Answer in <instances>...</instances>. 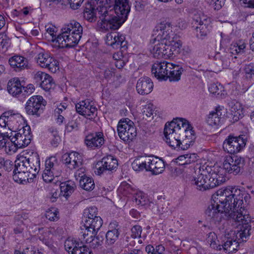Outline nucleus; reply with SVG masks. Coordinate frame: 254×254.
<instances>
[{"mask_svg": "<svg viewBox=\"0 0 254 254\" xmlns=\"http://www.w3.org/2000/svg\"><path fill=\"white\" fill-rule=\"evenodd\" d=\"M54 183L57 186H60L61 193L65 197L69 196L76 188L75 184L71 181L61 183L59 180H56Z\"/></svg>", "mask_w": 254, "mask_h": 254, "instance_id": "30", "label": "nucleus"}, {"mask_svg": "<svg viewBox=\"0 0 254 254\" xmlns=\"http://www.w3.org/2000/svg\"><path fill=\"white\" fill-rule=\"evenodd\" d=\"M80 119L79 117H73V119L66 125V127L68 131H71L72 130H78L80 125Z\"/></svg>", "mask_w": 254, "mask_h": 254, "instance_id": "53", "label": "nucleus"}, {"mask_svg": "<svg viewBox=\"0 0 254 254\" xmlns=\"http://www.w3.org/2000/svg\"><path fill=\"white\" fill-rule=\"evenodd\" d=\"M183 69L178 65L172 64L171 69H169L167 74V79L170 81H178L181 79Z\"/></svg>", "mask_w": 254, "mask_h": 254, "instance_id": "34", "label": "nucleus"}, {"mask_svg": "<svg viewBox=\"0 0 254 254\" xmlns=\"http://www.w3.org/2000/svg\"><path fill=\"white\" fill-rule=\"evenodd\" d=\"M14 220L15 225L17 226L22 225L25 226L29 222L28 214L24 213L16 215Z\"/></svg>", "mask_w": 254, "mask_h": 254, "instance_id": "49", "label": "nucleus"}, {"mask_svg": "<svg viewBox=\"0 0 254 254\" xmlns=\"http://www.w3.org/2000/svg\"><path fill=\"white\" fill-rule=\"evenodd\" d=\"M172 63L166 61L154 63L151 68L152 73L158 79L167 80L169 69H171Z\"/></svg>", "mask_w": 254, "mask_h": 254, "instance_id": "20", "label": "nucleus"}, {"mask_svg": "<svg viewBox=\"0 0 254 254\" xmlns=\"http://www.w3.org/2000/svg\"><path fill=\"white\" fill-rule=\"evenodd\" d=\"M7 112L9 115L7 116V126L13 128H18L22 122V116L19 114H13L9 111Z\"/></svg>", "mask_w": 254, "mask_h": 254, "instance_id": "35", "label": "nucleus"}, {"mask_svg": "<svg viewBox=\"0 0 254 254\" xmlns=\"http://www.w3.org/2000/svg\"><path fill=\"white\" fill-rule=\"evenodd\" d=\"M40 86L45 91H49L55 88V83L52 76L50 75L44 82L41 83Z\"/></svg>", "mask_w": 254, "mask_h": 254, "instance_id": "54", "label": "nucleus"}, {"mask_svg": "<svg viewBox=\"0 0 254 254\" xmlns=\"http://www.w3.org/2000/svg\"><path fill=\"white\" fill-rule=\"evenodd\" d=\"M42 178L44 181L46 183H53L55 184L54 182L57 180H55L57 178L55 177L51 171H50V170L46 167L43 173Z\"/></svg>", "mask_w": 254, "mask_h": 254, "instance_id": "55", "label": "nucleus"}, {"mask_svg": "<svg viewBox=\"0 0 254 254\" xmlns=\"http://www.w3.org/2000/svg\"><path fill=\"white\" fill-rule=\"evenodd\" d=\"M245 44L240 42L231 45L229 51L232 55L242 54L245 52Z\"/></svg>", "mask_w": 254, "mask_h": 254, "instance_id": "45", "label": "nucleus"}, {"mask_svg": "<svg viewBox=\"0 0 254 254\" xmlns=\"http://www.w3.org/2000/svg\"><path fill=\"white\" fill-rule=\"evenodd\" d=\"M97 208L95 206H91L86 208L83 212L84 221L87 219L99 218V216H97Z\"/></svg>", "mask_w": 254, "mask_h": 254, "instance_id": "46", "label": "nucleus"}, {"mask_svg": "<svg viewBox=\"0 0 254 254\" xmlns=\"http://www.w3.org/2000/svg\"><path fill=\"white\" fill-rule=\"evenodd\" d=\"M230 110L231 112L230 114L231 117L230 118H231L234 121H237L242 117V111L238 104L232 105Z\"/></svg>", "mask_w": 254, "mask_h": 254, "instance_id": "47", "label": "nucleus"}, {"mask_svg": "<svg viewBox=\"0 0 254 254\" xmlns=\"http://www.w3.org/2000/svg\"><path fill=\"white\" fill-rule=\"evenodd\" d=\"M153 83L151 79L147 77H140L137 81L136 91L140 95H146L150 93L153 89Z\"/></svg>", "mask_w": 254, "mask_h": 254, "instance_id": "25", "label": "nucleus"}, {"mask_svg": "<svg viewBox=\"0 0 254 254\" xmlns=\"http://www.w3.org/2000/svg\"><path fill=\"white\" fill-rule=\"evenodd\" d=\"M23 84L17 77L10 80L7 84L8 93L14 97H18L22 94Z\"/></svg>", "mask_w": 254, "mask_h": 254, "instance_id": "27", "label": "nucleus"}, {"mask_svg": "<svg viewBox=\"0 0 254 254\" xmlns=\"http://www.w3.org/2000/svg\"><path fill=\"white\" fill-rule=\"evenodd\" d=\"M39 168L40 158L37 152H32L28 157L20 156L15 162L13 179L19 183L31 182L35 178Z\"/></svg>", "mask_w": 254, "mask_h": 254, "instance_id": "4", "label": "nucleus"}, {"mask_svg": "<svg viewBox=\"0 0 254 254\" xmlns=\"http://www.w3.org/2000/svg\"><path fill=\"white\" fill-rule=\"evenodd\" d=\"M80 244L70 254H93L92 251L85 244Z\"/></svg>", "mask_w": 254, "mask_h": 254, "instance_id": "58", "label": "nucleus"}, {"mask_svg": "<svg viewBox=\"0 0 254 254\" xmlns=\"http://www.w3.org/2000/svg\"><path fill=\"white\" fill-rule=\"evenodd\" d=\"M150 43L153 45L151 52L154 57L162 58L165 44H173L177 47H181L182 43L180 37L173 32L170 24L168 22L160 23L153 31Z\"/></svg>", "mask_w": 254, "mask_h": 254, "instance_id": "3", "label": "nucleus"}, {"mask_svg": "<svg viewBox=\"0 0 254 254\" xmlns=\"http://www.w3.org/2000/svg\"><path fill=\"white\" fill-rule=\"evenodd\" d=\"M168 206L169 203L163 199L159 201H156L155 203L152 202L150 203L149 209H151L154 214L163 218L169 214Z\"/></svg>", "mask_w": 254, "mask_h": 254, "instance_id": "24", "label": "nucleus"}, {"mask_svg": "<svg viewBox=\"0 0 254 254\" xmlns=\"http://www.w3.org/2000/svg\"><path fill=\"white\" fill-rule=\"evenodd\" d=\"M27 61L21 56H14L9 59V64L16 71H20L27 66Z\"/></svg>", "mask_w": 254, "mask_h": 254, "instance_id": "29", "label": "nucleus"}, {"mask_svg": "<svg viewBox=\"0 0 254 254\" xmlns=\"http://www.w3.org/2000/svg\"><path fill=\"white\" fill-rule=\"evenodd\" d=\"M106 43L114 49L127 48V42L125 40V36L119 33L112 32L107 34Z\"/></svg>", "mask_w": 254, "mask_h": 254, "instance_id": "19", "label": "nucleus"}, {"mask_svg": "<svg viewBox=\"0 0 254 254\" xmlns=\"http://www.w3.org/2000/svg\"><path fill=\"white\" fill-rule=\"evenodd\" d=\"M103 237L102 236H95L92 238L90 243H88L89 247L92 248H96L102 245L103 241Z\"/></svg>", "mask_w": 254, "mask_h": 254, "instance_id": "59", "label": "nucleus"}, {"mask_svg": "<svg viewBox=\"0 0 254 254\" xmlns=\"http://www.w3.org/2000/svg\"><path fill=\"white\" fill-rule=\"evenodd\" d=\"M134 191L131 186L126 182H122L118 189V193L123 196L132 194Z\"/></svg>", "mask_w": 254, "mask_h": 254, "instance_id": "41", "label": "nucleus"}, {"mask_svg": "<svg viewBox=\"0 0 254 254\" xmlns=\"http://www.w3.org/2000/svg\"><path fill=\"white\" fill-rule=\"evenodd\" d=\"M64 163L70 170H74L80 167L83 164L82 155L76 152L65 153L63 156Z\"/></svg>", "mask_w": 254, "mask_h": 254, "instance_id": "21", "label": "nucleus"}, {"mask_svg": "<svg viewBox=\"0 0 254 254\" xmlns=\"http://www.w3.org/2000/svg\"><path fill=\"white\" fill-rule=\"evenodd\" d=\"M97 232L84 226L80 227V232L79 235V240L81 243L88 244L90 243L92 238L97 234Z\"/></svg>", "mask_w": 254, "mask_h": 254, "instance_id": "31", "label": "nucleus"}, {"mask_svg": "<svg viewBox=\"0 0 254 254\" xmlns=\"http://www.w3.org/2000/svg\"><path fill=\"white\" fill-rule=\"evenodd\" d=\"M151 162L149 172L152 174L158 175L164 171L165 163L163 160L152 155Z\"/></svg>", "mask_w": 254, "mask_h": 254, "instance_id": "28", "label": "nucleus"}, {"mask_svg": "<svg viewBox=\"0 0 254 254\" xmlns=\"http://www.w3.org/2000/svg\"><path fill=\"white\" fill-rule=\"evenodd\" d=\"M46 33H45L46 37L48 38V36L51 37V39L49 40L55 42L56 44L58 46V42H57V28L52 25H48L45 26Z\"/></svg>", "mask_w": 254, "mask_h": 254, "instance_id": "44", "label": "nucleus"}, {"mask_svg": "<svg viewBox=\"0 0 254 254\" xmlns=\"http://www.w3.org/2000/svg\"><path fill=\"white\" fill-rule=\"evenodd\" d=\"M145 251L147 254H164L165 248L162 245H158L154 248L150 245H147L145 248Z\"/></svg>", "mask_w": 254, "mask_h": 254, "instance_id": "48", "label": "nucleus"}, {"mask_svg": "<svg viewBox=\"0 0 254 254\" xmlns=\"http://www.w3.org/2000/svg\"><path fill=\"white\" fill-rule=\"evenodd\" d=\"M58 213L59 212L56 209L52 208L46 211L45 216L50 221H56L59 218Z\"/></svg>", "mask_w": 254, "mask_h": 254, "instance_id": "61", "label": "nucleus"}, {"mask_svg": "<svg viewBox=\"0 0 254 254\" xmlns=\"http://www.w3.org/2000/svg\"><path fill=\"white\" fill-rule=\"evenodd\" d=\"M224 118V114H222V109L220 107H217L215 110L209 114L207 119V124L212 127L221 125Z\"/></svg>", "mask_w": 254, "mask_h": 254, "instance_id": "26", "label": "nucleus"}, {"mask_svg": "<svg viewBox=\"0 0 254 254\" xmlns=\"http://www.w3.org/2000/svg\"><path fill=\"white\" fill-rule=\"evenodd\" d=\"M208 90L210 93L222 98H224L227 94L223 86L218 83L210 84L208 87Z\"/></svg>", "mask_w": 254, "mask_h": 254, "instance_id": "37", "label": "nucleus"}, {"mask_svg": "<svg viewBox=\"0 0 254 254\" xmlns=\"http://www.w3.org/2000/svg\"><path fill=\"white\" fill-rule=\"evenodd\" d=\"M84 110V111L82 110V112L80 111V115L85 117H91L92 118L96 115L97 111V108L95 106L91 105L90 103H89V106L86 107Z\"/></svg>", "mask_w": 254, "mask_h": 254, "instance_id": "51", "label": "nucleus"}, {"mask_svg": "<svg viewBox=\"0 0 254 254\" xmlns=\"http://www.w3.org/2000/svg\"><path fill=\"white\" fill-rule=\"evenodd\" d=\"M35 59L39 65L48 68L52 72H55L59 69L57 60L47 53H40Z\"/></svg>", "mask_w": 254, "mask_h": 254, "instance_id": "17", "label": "nucleus"}, {"mask_svg": "<svg viewBox=\"0 0 254 254\" xmlns=\"http://www.w3.org/2000/svg\"><path fill=\"white\" fill-rule=\"evenodd\" d=\"M36 250L37 249L35 247L30 245L23 250L22 253L16 251L15 252V254H35L37 253Z\"/></svg>", "mask_w": 254, "mask_h": 254, "instance_id": "64", "label": "nucleus"}, {"mask_svg": "<svg viewBox=\"0 0 254 254\" xmlns=\"http://www.w3.org/2000/svg\"><path fill=\"white\" fill-rule=\"evenodd\" d=\"M208 242L210 243V244L214 249H217L219 250H221V245H218L217 237L214 233H210L208 237Z\"/></svg>", "mask_w": 254, "mask_h": 254, "instance_id": "56", "label": "nucleus"}, {"mask_svg": "<svg viewBox=\"0 0 254 254\" xmlns=\"http://www.w3.org/2000/svg\"><path fill=\"white\" fill-rule=\"evenodd\" d=\"M45 167L49 169L55 177L58 178L61 176V169L55 157H51L45 161Z\"/></svg>", "mask_w": 254, "mask_h": 254, "instance_id": "32", "label": "nucleus"}, {"mask_svg": "<svg viewBox=\"0 0 254 254\" xmlns=\"http://www.w3.org/2000/svg\"><path fill=\"white\" fill-rule=\"evenodd\" d=\"M84 221V222L83 226L97 233L103 224L102 219L100 217H99V218H92V219H87Z\"/></svg>", "mask_w": 254, "mask_h": 254, "instance_id": "36", "label": "nucleus"}, {"mask_svg": "<svg viewBox=\"0 0 254 254\" xmlns=\"http://www.w3.org/2000/svg\"><path fill=\"white\" fill-rule=\"evenodd\" d=\"M50 76L49 74L39 71L36 72V73L34 75V79L36 80V82L38 83L40 85H41V83H43L45 81L46 79Z\"/></svg>", "mask_w": 254, "mask_h": 254, "instance_id": "60", "label": "nucleus"}, {"mask_svg": "<svg viewBox=\"0 0 254 254\" xmlns=\"http://www.w3.org/2000/svg\"><path fill=\"white\" fill-rule=\"evenodd\" d=\"M204 166H199L195 171V174L190 178V183L196 190L204 191L210 189L207 180Z\"/></svg>", "mask_w": 254, "mask_h": 254, "instance_id": "14", "label": "nucleus"}, {"mask_svg": "<svg viewBox=\"0 0 254 254\" xmlns=\"http://www.w3.org/2000/svg\"><path fill=\"white\" fill-rule=\"evenodd\" d=\"M151 158L152 155L136 157L131 164L132 169L137 172L143 170L149 172Z\"/></svg>", "mask_w": 254, "mask_h": 254, "instance_id": "23", "label": "nucleus"}, {"mask_svg": "<svg viewBox=\"0 0 254 254\" xmlns=\"http://www.w3.org/2000/svg\"><path fill=\"white\" fill-rule=\"evenodd\" d=\"M46 104L42 96H32L26 102L25 110L28 115L39 117L43 113Z\"/></svg>", "mask_w": 254, "mask_h": 254, "instance_id": "10", "label": "nucleus"}, {"mask_svg": "<svg viewBox=\"0 0 254 254\" xmlns=\"http://www.w3.org/2000/svg\"><path fill=\"white\" fill-rule=\"evenodd\" d=\"M232 55L229 52H223L221 54L219 53L216 55V59H218L221 61L222 66L224 68H227L230 63V57H232Z\"/></svg>", "mask_w": 254, "mask_h": 254, "instance_id": "43", "label": "nucleus"}, {"mask_svg": "<svg viewBox=\"0 0 254 254\" xmlns=\"http://www.w3.org/2000/svg\"><path fill=\"white\" fill-rule=\"evenodd\" d=\"M251 222L252 219L250 215L243 218L241 221H237L240 223L239 227L236 231H231L227 234V240L221 245V249H223L228 254L238 251L240 243L246 241L247 238L251 234Z\"/></svg>", "mask_w": 254, "mask_h": 254, "instance_id": "6", "label": "nucleus"}, {"mask_svg": "<svg viewBox=\"0 0 254 254\" xmlns=\"http://www.w3.org/2000/svg\"><path fill=\"white\" fill-rule=\"evenodd\" d=\"M180 48L176 47L173 44H168V43L165 44L164 49L162 51L163 52L162 58L166 59L171 57L174 54V52Z\"/></svg>", "mask_w": 254, "mask_h": 254, "instance_id": "50", "label": "nucleus"}, {"mask_svg": "<svg viewBox=\"0 0 254 254\" xmlns=\"http://www.w3.org/2000/svg\"><path fill=\"white\" fill-rule=\"evenodd\" d=\"M164 134L166 142L177 150L188 149L195 139L191 125L183 118H177L166 124Z\"/></svg>", "mask_w": 254, "mask_h": 254, "instance_id": "2", "label": "nucleus"}, {"mask_svg": "<svg viewBox=\"0 0 254 254\" xmlns=\"http://www.w3.org/2000/svg\"><path fill=\"white\" fill-rule=\"evenodd\" d=\"M117 130L120 138L125 142L132 141L137 134L133 122L127 118L121 119L119 122Z\"/></svg>", "mask_w": 254, "mask_h": 254, "instance_id": "9", "label": "nucleus"}, {"mask_svg": "<svg viewBox=\"0 0 254 254\" xmlns=\"http://www.w3.org/2000/svg\"><path fill=\"white\" fill-rule=\"evenodd\" d=\"M155 112L154 105L150 103L147 104L143 108V113L148 117H150L151 116H153L154 114H156Z\"/></svg>", "mask_w": 254, "mask_h": 254, "instance_id": "62", "label": "nucleus"}, {"mask_svg": "<svg viewBox=\"0 0 254 254\" xmlns=\"http://www.w3.org/2000/svg\"><path fill=\"white\" fill-rule=\"evenodd\" d=\"M118 166V162L117 159L113 156L107 155L96 163L95 173L97 175H101L107 171L112 172L115 170Z\"/></svg>", "mask_w": 254, "mask_h": 254, "instance_id": "15", "label": "nucleus"}, {"mask_svg": "<svg viewBox=\"0 0 254 254\" xmlns=\"http://www.w3.org/2000/svg\"><path fill=\"white\" fill-rule=\"evenodd\" d=\"M114 0H90L92 5L96 6L98 10L100 22L104 21V16L107 14L109 10L111 8V5H114Z\"/></svg>", "mask_w": 254, "mask_h": 254, "instance_id": "22", "label": "nucleus"}, {"mask_svg": "<svg viewBox=\"0 0 254 254\" xmlns=\"http://www.w3.org/2000/svg\"><path fill=\"white\" fill-rule=\"evenodd\" d=\"M244 193L235 186H228L217 190L213 201L205 211L210 219L220 221L225 217L236 222L249 215L243 205ZM246 196H245V198Z\"/></svg>", "mask_w": 254, "mask_h": 254, "instance_id": "1", "label": "nucleus"}, {"mask_svg": "<svg viewBox=\"0 0 254 254\" xmlns=\"http://www.w3.org/2000/svg\"><path fill=\"white\" fill-rule=\"evenodd\" d=\"M13 163L9 160H4L3 158H0V169L5 171L10 172L12 169Z\"/></svg>", "mask_w": 254, "mask_h": 254, "instance_id": "57", "label": "nucleus"}, {"mask_svg": "<svg viewBox=\"0 0 254 254\" xmlns=\"http://www.w3.org/2000/svg\"><path fill=\"white\" fill-rule=\"evenodd\" d=\"M79 185L83 190L91 191L95 188V184L93 179L89 177H85L79 179Z\"/></svg>", "mask_w": 254, "mask_h": 254, "instance_id": "39", "label": "nucleus"}, {"mask_svg": "<svg viewBox=\"0 0 254 254\" xmlns=\"http://www.w3.org/2000/svg\"><path fill=\"white\" fill-rule=\"evenodd\" d=\"M209 189L222 185L226 181L224 169L218 165L207 166L204 168Z\"/></svg>", "mask_w": 254, "mask_h": 254, "instance_id": "8", "label": "nucleus"}, {"mask_svg": "<svg viewBox=\"0 0 254 254\" xmlns=\"http://www.w3.org/2000/svg\"><path fill=\"white\" fill-rule=\"evenodd\" d=\"M83 17L90 22L95 21L97 17H99L96 6L92 5L90 1L86 5L83 12Z\"/></svg>", "mask_w": 254, "mask_h": 254, "instance_id": "33", "label": "nucleus"}, {"mask_svg": "<svg viewBox=\"0 0 254 254\" xmlns=\"http://www.w3.org/2000/svg\"><path fill=\"white\" fill-rule=\"evenodd\" d=\"M82 31L81 25L75 21L64 25L61 34L57 36L58 46L60 48L74 47L81 39Z\"/></svg>", "mask_w": 254, "mask_h": 254, "instance_id": "7", "label": "nucleus"}, {"mask_svg": "<svg viewBox=\"0 0 254 254\" xmlns=\"http://www.w3.org/2000/svg\"><path fill=\"white\" fill-rule=\"evenodd\" d=\"M225 0H207L209 3L215 10L220 9L224 4Z\"/></svg>", "mask_w": 254, "mask_h": 254, "instance_id": "63", "label": "nucleus"}, {"mask_svg": "<svg viewBox=\"0 0 254 254\" xmlns=\"http://www.w3.org/2000/svg\"><path fill=\"white\" fill-rule=\"evenodd\" d=\"M84 143L92 149H99L105 143L104 134L101 131L89 133L85 136Z\"/></svg>", "mask_w": 254, "mask_h": 254, "instance_id": "18", "label": "nucleus"}, {"mask_svg": "<svg viewBox=\"0 0 254 254\" xmlns=\"http://www.w3.org/2000/svg\"><path fill=\"white\" fill-rule=\"evenodd\" d=\"M9 140L19 148L27 146L31 142L32 135L30 127L29 126L23 127L17 132L12 131L10 133Z\"/></svg>", "mask_w": 254, "mask_h": 254, "instance_id": "11", "label": "nucleus"}, {"mask_svg": "<svg viewBox=\"0 0 254 254\" xmlns=\"http://www.w3.org/2000/svg\"><path fill=\"white\" fill-rule=\"evenodd\" d=\"M244 160L237 156H227L223 163L222 169L224 172L236 175L240 173L243 167Z\"/></svg>", "mask_w": 254, "mask_h": 254, "instance_id": "12", "label": "nucleus"}, {"mask_svg": "<svg viewBox=\"0 0 254 254\" xmlns=\"http://www.w3.org/2000/svg\"><path fill=\"white\" fill-rule=\"evenodd\" d=\"M246 140L242 136H229L223 142L224 150L230 154H235L241 151L245 146Z\"/></svg>", "mask_w": 254, "mask_h": 254, "instance_id": "13", "label": "nucleus"}, {"mask_svg": "<svg viewBox=\"0 0 254 254\" xmlns=\"http://www.w3.org/2000/svg\"><path fill=\"white\" fill-rule=\"evenodd\" d=\"M80 242L77 241L75 239L72 238H68L64 242V247L69 254L72 253V251L75 250L79 245H80Z\"/></svg>", "mask_w": 254, "mask_h": 254, "instance_id": "42", "label": "nucleus"}, {"mask_svg": "<svg viewBox=\"0 0 254 254\" xmlns=\"http://www.w3.org/2000/svg\"><path fill=\"white\" fill-rule=\"evenodd\" d=\"M134 201L137 205L144 206L146 208H149L150 201L146 195L143 192L139 191L136 192L134 196Z\"/></svg>", "mask_w": 254, "mask_h": 254, "instance_id": "38", "label": "nucleus"}, {"mask_svg": "<svg viewBox=\"0 0 254 254\" xmlns=\"http://www.w3.org/2000/svg\"><path fill=\"white\" fill-rule=\"evenodd\" d=\"M244 76L247 79H251L254 76V64H246L244 67Z\"/></svg>", "mask_w": 254, "mask_h": 254, "instance_id": "52", "label": "nucleus"}, {"mask_svg": "<svg viewBox=\"0 0 254 254\" xmlns=\"http://www.w3.org/2000/svg\"><path fill=\"white\" fill-rule=\"evenodd\" d=\"M193 22L196 25V35L200 38L205 37L211 29L210 19L206 15L196 16L193 18Z\"/></svg>", "mask_w": 254, "mask_h": 254, "instance_id": "16", "label": "nucleus"}, {"mask_svg": "<svg viewBox=\"0 0 254 254\" xmlns=\"http://www.w3.org/2000/svg\"><path fill=\"white\" fill-rule=\"evenodd\" d=\"M119 235L118 229L109 230L106 235V243L108 245H111L117 240Z\"/></svg>", "mask_w": 254, "mask_h": 254, "instance_id": "40", "label": "nucleus"}, {"mask_svg": "<svg viewBox=\"0 0 254 254\" xmlns=\"http://www.w3.org/2000/svg\"><path fill=\"white\" fill-rule=\"evenodd\" d=\"M112 8L104 16L103 22H100L101 27L105 30L118 29L126 20L130 11L127 0H114Z\"/></svg>", "mask_w": 254, "mask_h": 254, "instance_id": "5", "label": "nucleus"}]
</instances>
